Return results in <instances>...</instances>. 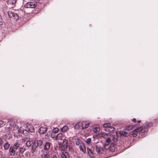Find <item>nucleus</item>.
Returning a JSON list of instances; mask_svg holds the SVG:
<instances>
[{
	"label": "nucleus",
	"mask_w": 158,
	"mask_h": 158,
	"mask_svg": "<svg viewBox=\"0 0 158 158\" xmlns=\"http://www.w3.org/2000/svg\"><path fill=\"white\" fill-rule=\"evenodd\" d=\"M141 122V120H138V123H140Z\"/></svg>",
	"instance_id": "nucleus-48"
},
{
	"label": "nucleus",
	"mask_w": 158,
	"mask_h": 158,
	"mask_svg": "<svg viewBox=\"0 0 158 158\" xmlns=\"http://www.w3.org/2000/svg\"><path fill=\"white\" fill-rule=\"evenodd\" d=\"M113 138V135H109L107 139H106V141L107 143H110L112 140V139Z\"/></svg>",
	"instance_id": "nucleus-21"
},
{
	"label": "nucleus",
	"mask_w": 158,
	"mask_h": 158,
	"mask_svg": "<svg viewBox=\"0 0 158 158\" xmlns=\"http://www.w3.org/2000/svg\"><path fill=\"white\" fill-rule=\"evenodd\" d=\"M63 143L64 145L65 146L66 148H67V147L68 146V140L65 139H64L63 140Z\"/></svg>",
	"instance_id": "nucleus-25"
},
{
	"label": "nucleus",
	"mask_w": 158,
	"mask_h": 158,
	"mask_svg": "<svg viewBox=\"0 0 158 158\" xmlns=\"http://www.w3.org/2000/svg\"><path fill=\"white\" fill-rule=\"evenodd\" d=\"M116 134L117 135L119 134L121 136H123L125 137H127L129 135V134L127 132L122 130L116 131Z\"/></svg>",
	"instance_id": "nucleus-9"
},
{
	"label": "nucleus",
	"mask_w": 158,
	"mask_h": 158,
	"mask_svg": "<svg viewBox=\"0 0 158 158\" xmlns=\"http://www.w3.org/2000/svg\"><path fill=\"white\" fill-rule=\"evenodd\" d=\"M33 142L31 140H28L26 142V145L27 147H30L31 145L33 144Z\"/></svg>",
	"instance_id": "nucleus-23"
},
{
	"label": "nucleus",
	"mask_w": 158,
	"mask_h": 158,
	"mask_svg": "<svg viewBox=\"0 0 158 158\" xmlns=\"http://www.w3.org/2000/svg\"><path fill=\"white\" fill-rule=\"evenodd\" d=\"M154 120L156 122H158V118L155 119Z\"/></svg>",
	"instance_id": "nucleus-46"
},
{
	"label": "nucleus",
	"mask_w": 158,
	"mask_h": 158,
	"mask_svg": "<svg viewBox=\"0 0 158 158\" xmlns=\"http://www.w3.org/2000/svg\"><path fill=\"white\" fill-rule=\"evenodd\" d=\"M95 150L97 153L99 155L103 153L104 152V149L99 145H97L96 146Z\"/></svg>",
	"instance_id": "nucleus-8"
},
{
	"label": "nucleus",
	"mask_w": 158,
	"mask_h": 158,
	"mask_svg": "<svg viewBox=\"0 0 158 158\" xmlns=\"http://www.w3.org/2000/svg\"><path fill=\"white\" fill-rule=\"evenodd\" d=\"M19 143L18 142L15 143L13 145V148L16 149L19 146Z\"/></svg>",
	"instance_id": "nucleus-28"
},
{
	"label": "nucleus",
	"mask_w": 158,
	"mask_h": 158,
	"mask_svg": "<svg viewBox=\"0 0 158 158\" xmlns=\"http://www.w3.org/2000/svg\"><path fill=\"white\" fill-rule=\"evenodd\" d=\"M131 126H132V128H133L134 127H136H136H138V125L137 124H133V125H131Z\"/></svg>",
	"instance_id": "nucleus-45"
},
{
	"label": "nucleus",
	"mask_w": 158,
	"mask_h": 158,
	"mask_svg": "<svg viewBox=\"0 0 158 158\" xmlns=\"http://www.w3.org/2000/svg\"><path fill=\"white\" fill-rule=\"evenodd\" d=\"M132 121L134 122H135L136 121V119L135 118H133L132 120Z\"/></svg>",
	"instance_id": "nucleus-47"
},
{
	"label": "nucleus",
	"mask_w": 158,
	"mask_h": 158,
	"mask_svg": "<svg viewBox=\"0 0 158 158\" xmlns=\"http://www.w3.org/2000/svg\"><path fill=\"white\" fill-rule=\"evenodd\" d=\"M87 151L89 156L91 157L94 158L96 155L95 152V148L93 147H91L90 148H87Z\"/></svg>",
	"instance_id": "nucleus-4"
},
{
	"label": "nucleus",
	"mask_w": 158,
	"mask_h": 158,
	"mask_svg": "<svg viewBox=\"0 0 158 158\" xmlns=\"http://www.w3.org/2000/svg\"><path fill=\"white\" fill-rule=\"evenodd\" d=\"M6 124V123L5 122L1 120L0 121V128L3 127Z\"/></svg>",
	"instance_id": "nucleus-31"
},
{
	"label": "nucleus",
	"mask_w": 158,
	"mask_h": 158,
	"mask_svg": "<svg viewBox=\"0 0 158 158\" xmlns=\"http://www.w3.org/2000/svg\"><path fill=\"white\" fill-rule=\"evenodd\" d=\"M17 0H7L6 2L7 6L11 8H13L15 6V5Z\"/></svg>",
	"instance_id": "nucleus-7"
},
{
	"label": "nucleus",
	"mask_w": 158,
	"mask_h": 158,
	"mask_svg": "<svg viewBox=\"0 0 158 158\" xmlns=\"http://www.w3.org/2000/svg\"><path fill=\"white\" fill-rule=\"evenodd\" d=\"M153 124L151 122H146L143 124V126L144 127V129L143 128L144 130H147V131L145 132V133H147L148 130V129L149 127H151L152 126Z\"/></svg>",
	"instance_id": "nucleus-12"
},
{
	"label": "nucleus",
	"mask_w": 158,
	"mask_h": 158,
	"mask_svg": "<svg viewBox=\"0 0 158 158\" xmlns=\"http://www.w3.org/2000/svg\"><path fill=\"white\" fill-rule=\"evenodd\" d=\"M111 124L110 123H104L103 124V126L104 128H106L108 129V127L110 126Z\"/></svg>",
	"instance_id": "nucleus-29"
},
{
	"label": "nucleus",
	"mask_w": 158,
	"mask_h": 158,
	"mask_svg": "<svg viewBox=\"0 0 158 158\" xmlns=\"http://www.w3.org/2000/svg\"><path fill=\"white\" fill-rule=\"evenodd\" d=\"M118 135H117L116 136H114L113 135V138L112 139V140H113V141L114 142H117L118 141Z\"/></svg>",
	"instance_id": "nucleus-27"
},
{
	"label": "nucleus",
	"mask_w": 158,
	"mask_h": 158,
	"mask_svg": "<svg viewBox=\"0 0 158 158\" xmlns=\"http://www.w3.org/2000/svg\"><path fill=\"white\" fill-rule=\"evenodd\" d=\"M80 143V141L78 140H77L76 141V145H79Z\"/></svg>",
	"instance_id": "nucleus-44"
},
{
	"label": "nucleus",
	"mask_w": 158,
	"mask_h": 158,
	"mask_svg": "<svg viewBox=\"0 0 158 158\" xmlns=\"http://www.w3.org/2000/svg\"><path fill=\"white\" fill-rule=\"evenodd\" d=\"M9 125L11 127H13L15 125V126H16V125L15 124L14 122H11L9 124Z\"/></svg>",
	"instance_id": "nucleus-42"
},
{
	"label": "nucleus",
	"mask_w": 158,
	"mask_h": 158,
	"mask_svg": "<svg viewBox=\"0 0 158 158\" xmlns=\"http://www.w3.org/2000/svg\"><path fill=\"white\" fill-rule=\"evenodd\" d=\"M82 124L81 122H79L77 123L74 126V128L76 129H80L82 130Z\"/></svg>",
	"instance_id": "nucleus-14"
},
{
	"label": "nucleus",
	"mask_w": 158,
	"mask_h": 158,
	"mask_svg": "<svg viewBox=\"0 0 158 158\" xmlns=\"http://www.w3.org/2000/svg\"><path fill=\"white\" fill-rule=\"evenodd\" d=\"M110 134H102V136H103L104 138L106 139H107L108 137H109V135H111Z\"/></svg>",
	"instance_id": "nucleus-32"
},
{
	"label": "nucleus",
	"mask_w": 158,
	"mask_h": 158,
	"mask_svg": "<svg viewBox=\"0 0 158 158\" xmlns=\"http://www.w3.org/2000/svg\"><path fill=\"white\" fill-rule=\"evenodd\" d=\"M59 131V129L57 128H56L53 130V132L54 133H57Z\"/></svg>",
	"instance_id": "nucleus-39"
},
{
	"label": "nucleus",
	"mask_w": 158,
	"mask_h": 158,
	"mask_svg": "<svg viewBox=\"0 0 158 158\" xmlns=\"http://www.w3.org/2000/svg\"><path fill=\"white\" fill-rule=\"evenodd\" d=\"M67 148L71 152H73V149L72 148V147H70L69 146H68V147H67Z\"/></svg>",
	"instance_id": "nucleus-36"
},
{
	"label": "nucleus",
	"mask_w": 158,
	"mask_h": 158,
	"mask_svg": "<svg viewBox=\"0 0 158 158\" xmlns=\"http://www.w3.org/2000/svg\"><path fill=\"white\" fill-rule=\"evenodd\" d=\"M34 131V129L33 126L31 125L28 124L27 125V127H26V129L23 130L22 133L23 134L25 133H27V132H33Z\"/></svg>",
	"instance_id": "nucleus-5"
},
{
	"label": "nucleus",
	"mask_w": 158,
	"mask_h": 158,
	"mask_svg": "<svg viewBox=\"0 0 158 158\" xmlns=\"http://www.w3.org/2000/svg\"><path fill=\"white\" fill-rule=\"evenodd\" d=\"M47 130V128L46 127H41L39 128V133L41 134H43Z\"/></svg>",
	"instance_id": "nucleus-17"
},
{
	"label": "nucleus",
	"mask_w": 158,
	"mask_h": 158,
	"mask_svg": "<svg viewBox=\"0 0 158 158\" xmlns=\"http://www.w3.org/2000/svg\"><path fill=\"white\" fill-rule=\"evenodd\" d=\"M4 154H3L2 152L0 151V158H4Z\"/></svg>",
	"instance_id": "nucleus-40"
},
{
	"label": "nucleus",
	"mask_w": 158,
	"mask_h": 158,
	"mask_svg": "<svg viewBox=\"0 0 158 158\" xmlns=\"http://www.w3.org/2000/svg\"><path fill=\"white\" fill-rule=\"evenodd\" d=\"M82 123V130H84L87 127H89V123L86 122H83Z\"/></svg>",
	"instance_id": "nucleus-19"
},
{
	"label": "nucleus",
	"mask_w": 158,
	"mask_h": 158,
	"mask_svg": "<svg viewBox=\"0 0 158 158\" xmlns=\"http://www.w3.org/2000/svg\"><path fill=\"white\" fill-rule=\"evenodd\" d=\"M12 127H7L5 129V132L6 134L5 135L7 136H8V139L11 138V130Z\"/></svg>",
	"instance_id": "nucleus-11"
},
{
	"label": "nucleus",
	"mask_w": 158,
	"mask_h": 158,
	"mask_svg": "<svg viewBox=\"0 0 158 158\" xmlns=\"http://www.w3.org/2000/svg\"><path fill=\"white\" fill-rule=\"evenodd\" d=\"M80 151H81L84 153L86 152V148L84 144L83 143H81L79 146Z\"/></svg>",
	"instance_id": "nucleus-16"
},
{
	"label": "nucleus",
	"mask_w": 158,
	"mask_h": 158,
	"mask_svg": "<svg viewBox=\"0 0 158 158\" xmlns=\"http://www.w3.org/2000/svg\"><path fill=\"white\" fill-rule=\"evenodd\" d=\"M109 146L108 144L106 143L104 145V148H103L104 149V151L105 150H106V151H109Z\"/></svg>",
	"instance_id": "nucleus-34"
},
{
	"label": "nucleus",
	"mask_w": 158,
	"mask_h": 158,
	"mask_svg": "<svg viewBox=\"0 0 158 158\" xmlns=\"http://www.w3.org/2000/svg\"><path fill=\"white\" fill-rule=\"evenodd\" d=\"M3 24V20L1 16L0 15V25H2Z\"/></svg>",
	"instance_id": "nucleus-41"
},
{
	"label": "nucleus",
	"mask_w": 158,
	"mask_h": 158,
	"mask_svg": "<svg viewBox=\"0 0 158 158\" xmlns=\"http://www.w3.org/2000/svg\"><path fill=\"white\" fill-rule=\"evenodd\" d=\"M10 146V144L8 143H4V147L5 149L7 150L8 148Z\"/></svg>",
	"instance_id": "nucleus-33"
},
{
	"label": "nucleus",
	"mask_w": 158,
	"mask_h": 158,
	"mask_svg": "<svg viewBox=\"0 0 158 158\" xmlns=\"http://www.w3.org/2000/svg\"><path fill=\"white\" fill-rule=\"evenodd\" d=\"M91 141V138H88L86 140V143L87 144H89L90 143Z\"/></svg>",
	"instance_id": "nucleus-38"
},
{
	"label": "nucleus",
	"mask_w": 158,
	"mask_h": 158,
	"mask_svg": "<svg viewBox=\"0 0 158 158\" xmlns=\"http://www.w3.org/2000/svg\"><path fill=\"white\" fill-rule=\"evenodd\" d=\"M37 3L35 2H29L27 3L24 5L25 8H34L37 6Z\"/></svg>",
	"instance_id": "nucleus-6"
},
{
	"label": "nucleus",
	"mask_w": 158,
	"mask_h": 158,
	"mask_svg": "<svg viewBox=\"0 0 158 158\" xmlns=\"http://www.w3.org/2000/svg\"><path fill=\"white\" fill-rule=\"evenodd\" d=\"M108 130L110 132H111L115 130V128L112 126H110L108 128Z\"/></svg>",
	"instance_id": "nucleus-26"
},
{
	"label": "nucleus",
	"mask_w": 158,
	"mask_h": 158,
	"mask_svg": "<svg viewBox=\"0 0 158 158\" xmlns=\"http://www.w3.org/2000/svg\"><path fill=\"white\" fill-rule=\"evenodd\" d=\"M43 142L41 140H35L32 146L31 150L32 152L33 153L35 151L37 148L40 149L43 146Z\"/></svg>",
	"instance_id": "nucleus-1"
},
{
	"label": "nucleus",
	"mask_w": 158,
	"mask_h": 158,
	"mask_svg": "<svg viewBox=\"0 0 158 158\" xmlns=\"http://www.w3.org/2000/svg\"><path fill=\"white\" fill-rule=\"evenodd\" d=\"M61 156L62 158H69V155L68 153L65 152H63L61 154ZM51 158H57L56 155H54Z\"/></svg>",
	"instance_id": "nucleus-13"
},
{
	"label": "nucleus",
	"mask_w": 158,
	"mask_h": 158,
	"mask_svg": "<svg viewBox=\"0 0 158 158\" xmlns=\"http://www.w3.org/2000/svg\"><path fill=\"white\" fill-rule=\"evenodd\" d=\"M7 13L9 18L15 21H17L19 19V15L17 13H15L12 11H9Z\"/></svg>",
	"instance_id": "nucleus-3"
},
{
	"label": "nucleus",
	"mask_w": 158,
	"mask_h": 158,
	"mask_svg": "<svg viewBox=\"0 0 158 158\" xmlns=\"http://www.w3.org/2000/svg\"><path fill=\"white\" fill-rule=\"evenodd\" d=\"M44 157H45V158H51V157H50V156L49 155H47L46 154H44Z\"/></svg>",
	"instance_id": "nucleus-43"
},
{
	"label": "nucleus",
	"mask_w": 158,
	"mask_h": 158,
	"mask_svg": "<svg viewBox=\"0 0 158 158\" xmlns=\"http://www.w3.org/2000/svg\"><path fill=\"white\" fill-rule=\"evenodd\" d=\"M63 135L62 133H59L56 135V139H62L63 138Z\"/></svg>",
	"instance_id": "nucleus-24"
},
{
	"label": "nucleus",
	"mask_w": 158,
	"mask_h": 158,
	"mask_svg": "<svg viewBox=\"0 0 158 158\" xmlns=\"http://www.w3.org/2000/svg\"><path fill=\"white\" fill-rule=\"evenodd\" d=\"M51 144L49 142L46 141L44 145V149L45 150H48L49 149Z\"/></svg>",
	"instance_id": "nucleus-15"
},
{
	"label": "nucleus",
	"mask_w": 158,
	"mask_h": 158,
	"mask_svg": "<svg viewBox=\"0 0 158 158\" xmlns=\"http://www.w3.org/2000/svg\"><path fill=\"white\" fill-rule=\"evenodd\" d=\"M68 127L66 126H64L61 129V131L62 132H65L68 129Z\"/></svg>",
	"instance_id": "nucleus-30"
},
{
	"label": "nucleus",
	"mask_w": 158,
	"mask_h": 158,
	"mask_svg": "<svg viewBox=\"0 0 158 158\" xmlns=\"http://www.w3.org/2000/svg\"><path fill=\"white\" fill-rule=\"evenodd\" d=\"M25 148L23 147H20L18 152H16V154L18 156L21 157L23 156V154L25 151Z\"/></svg>",
	"instance_id": "nucleus-10"
},
{
	"label": "nucleus",
	"mask_w": 158,
	"mask_h": 158,
	"mask_svg": "<svg viewBox=\"0 0 158 158\" xmlns=\"http://www.w3.org/2000/svg\"><path fill=\"white\" fill-rule=\"evenodd\" d=\"M115 150V147L114 144H111L109 146V151L111 152H114Z\"/></svg>",
	"instance_id": "nucleus-22"
},
{
	"label": "nucleus",
	"mask_w": 158,
	"mask_h": 158,
	"mask_svg": "<svg viewBox=\"0 0 158 158\" xmlns=\"http://www.w3.org/2000/svg\"><path fill=\"white\" fill-rule=\"evenodd\" d=\"M10 155V156H14L15 153V150L14 149L12 146H11L9 149Z\"/></svg>",
	"instance_id": "nucleus-18"
},
{
	"label": "nucleus",
	"mask_w": 158,
	"mask_h": 158,
	"mask_svg": "<svg viewBox=\"0 0 158 158\" xmlns=\"http://www.w3.org/2000/svg\"><path fill=\"white\" fill-rule=\"evenodd\" d=\"M3 142L2 139L0 137V149H1L2 147V144H3Z\"/></svg>",
	"instance_id": "nucleus-37"
},
{
	"label": "nucleus",
	"mask_w": 158,
	"mask_h": 158,
	"mask_svg": "<svg viewBox=\"0 0 158 158\" xmlns=\"http://www.w3.org/2000/svg\"><path fill=\"white\" fill-rule=\"evenodd\" d=\"M147 130H144L143 127H140L137 128L135 129L131 132V135L134 137H136L138 134L139 133L141 135H142L143 133H145Z\"/></svg>",
	"instance_id": "nucleus-2"
},
{
	"label": "nucleus",
	"mask_w": 158,
	"mask_h": 158,
	"mask_svg": "<svg viewBox=\"0 0 158 158\" xmlns=\"http://www.w3.org/2000/svg\"><path fill=\"white\" fill-rule=\"evenodd\" d=\"M132 127L131 125L125 127V130L127 131H130L132 129Z\"/></svg>",
	"instance_id": "nucleus-35"
},
{
	"label": "nucleus",
	"mask_w": 158,
	"mask_h": 158,
	"mask_svg": "<svg viewBox=\"0 0 158 158\" xmlns=\"http://www.w3.org/2000/svg\"><path fill=\"white\" fill-rule=\"evenodd\" d=\"M17 14L19 15V17H22L24 15V12L23 10L20 9L18 10Z\"/></svg>",
	"instance_id": "nucleus-20"
}]
</instances>
